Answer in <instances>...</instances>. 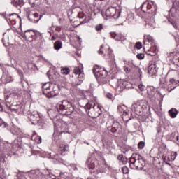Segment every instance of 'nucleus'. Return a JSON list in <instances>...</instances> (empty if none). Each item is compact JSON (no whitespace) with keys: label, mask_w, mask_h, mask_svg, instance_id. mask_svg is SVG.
<instances>
[{"label":"nucleus","mask_w":179,"mask_h":179,"mask_svg":"<svg viewBox=\"0 0 179 179\" xmlns=\"http://www.w3.org/2000/svg\"><path fill=\"white\" fill-rule=\"evenodd\" d=\"M56 108L62 115H71L72 113L75 110L72 103L66 100L59 102L56 106Z\"/></svg>","instance_id":"obj_1"},{"label":"nucleus","mask_w":179,"mask_h":179,"mask_svg":"<svg viewBox=\"0 0 179 179\" xmlns=\"http://www.w3.org/2000/svg\"><path fill=\"white\" fill-rule=\"evenodd\" d=\"M84 108L91 118H99V117L101 115V108L100 106L97 103H94L93 101L87 103L86 105L84 106Z\"/></svg>","instance_id":"obj_2"},{"label":"nucleus","mask_w":179,"mask_h":179,"mask_svg":"<svg viewBox=\"0 0 179 179\" xmlns=\"http://www.w3.org/2000/svg\"><path fill=\"white\" fill-rule=\"evenodd\" d=\"M92 71L96 80H98L99 83H106L107 82L106 78H107L108 73L106 69L100 67L99 65H96L94 66Z\"/></svg>","instance_id":"obj_3"},{"label":"nucleus","mask_w":179,"mask_h":179,"mask_svg":"<svg viewBox=\"0 0 179 179\" xmlns=\"http://www.w3.org/2000/svg\"><path fill=\"white\" fill-rule=\"evenodd\" d=\"M129 166L133 170H143V166H146V162L142 156L136 155L130 158Z\"/></svg>","instance_id":"obj_4"},{"label":"nucleus","mask_w":179,"mask_h":179,"mask_svg":"<svg viewBox=\"0 0 179 179\" xmlns=\"http://www.w3.org/2000/svg\"><path fill=\"white\" fill-rule=\"evenodd\" d=\"M52 86V84L50 82L45 83L42 86L43 93L48 99H52V97H55L58 94V92H55V90H51Z\"/></svg>","instance_id":"obj_5"},{"label":"nucleus","mask_w":179,"mask_h":179,"mask_svg":"<svg viewBox=\"0 0 179 179\" xmlns=\"http://www.w3.org/2000/svg\"><path fill=\"white\" fill-rule=\"evenodd\" d=\"M106 17H113V19H119L121 16V10L117 9L115 7H109L105 13Z\"/></svg>","instance_id":"obj_6"},{"label":"nucleus","mask_w":179,"mask_h":179,"mask_svg":"<svg viewBox=\"0 0 179 179\" xmlns=\"http://www.w3.org/2000/svg\"><path fill=\"white\" fill-rule=\"evenodd\" d=\"M110 36L112 38H114V40H116V41H121L122 44H127V43H128V41H127V38H125V37L122 36V34L110 32Z\"/></svg>","instance_id":"obj_7"},{"label":"nucleus","mask_w":179,"mask_h":179,"mask_svg":"<svg viewBox=\"0 0 179 179\" xmlns=\"http://www.w3.org/2000/svg\"><path fill=\"white\" fill-rule=\"evenodd\" d=\"M105 59L108 61H110V62H114L115 59H114V53L113 52V50L108 48V50L106 51V54L103 55Z\"/></svg>","instance_id":"obj_8"},{"label":"nucleus","mask_w":179,"mask_h":179,"mask_svg":"<svg viewBox=\"0 0 179 179\" xmlns=\"http://www.w3.org/2000/svg\"><path fill=\"white\" fill-rule=\"evenodd\" d=\"M141 8L142 12L144 13H150V12H152V10H150V9H152V4L150 3H143Z\"/></svg>","instance_id":"obj_9"},{"label":"nucleus","mask_w":179,"mask_h":179,"mask_svg":"<svg viewBox=\"0 0 179 179\" xmlns=\"http://www.w3.org/2000/svg\"><path fill=\"white\" fill-rule=\"evenodd\" d=\"M28 18L29 20H30V22H31L32 23H38V22H40V19H41V17L38 18V13H35L34 14L29 13L28 15Z\"/></svg>","instance_id":"obj_10"},{"label":"nucleus","mask_w":179,"mask_h":179,"mask_svg":"<svg viewBox=\"0 0 179 179\" xmlns=\"http://www.w3.org/2000/svg\"><path fill=\"white\" fill-rule=\"evenodd\" d=\"M36 34H38L39 36H41V34L38 32V34H36V32L33 30H26L24 31L23 38H29V37H31L33 38Z\"/></svg>","instance_id":"obj_11"},{"label":"nucleus","mask_w":179,"mask_h":179,"mask_svg":"<svg viewBox=\"0 0 179 179\" xmlns=\"http://www.w3.org/2000/svg\"><path fill=\"white\" fill-rule=\"evenodd\" d=\"M157 68H156V64H151L148 67V72L149 75L153 76V75H156L157 73Z\"/></svg>","instance_id":"obj_12"},{"label":"nucleus","mask_w":179,"mask_h":179,"mask_svg":"<svg viewBox=\"0 0 179 179\" xmlns=\"http://www.w3.org/2000/svg\"><path fill=\"white\" fill-rule=\"evenodd\" d=\"M42 174L40 173V171H32L29 173V177L31 179H40L41 177Z\"/></svg>","instance_id":"obj_13"},{"label":"nucleus","mask_w":179,"mask_h":179,"mask_svg":"<svg viewBox=\"0 0 179 179\" xmlns=\"http://www.w3.org/2000/svg\"><path fill=\"white\" fill-rule=\"evenodd\" d=\"M13 149L14 150H19L20 148H22V143L19 141V140L15 139L12 143H11Z\"/></svg>","instance_id":"obj_14"},{"label":"nucleus","mask_w":179,"mask_h":179,"mask_svg":"<svg viewBox=\"0 0 179 179\" xmlns=\"http://www.w3.org/2000/svg\"><path fill=\"white\" fill-rule=\"evenodd\" d=\"M28 118L29 121H31L32 125H34V122H37V120L40 118V115L38 114H31L28 116Z\"/></svg>","instance_id":"obj_15"},{"label":"nucleus","mask_w":179,"mask_h":179,"mask_svg":"<svg viewBox=\"0 0 179 179\" xmlns=\"http://www.w3.org/2000/svg\"><path fill=\"white\" fill-rule=\"evenodd\" d=\"M134 110L137 115H142L143 109H142V106L140 104H135L134 106Z\"/></svg>","instance_id":"obj_16"},{"label":"nucleus","mask_w":179,"mask_h":179,"mask_svg":"<svg viewBox=\"0 0 179 179\" xmlns=\"http://www.w3.org/2000/svg\"><path fill=\"white\" fill-rule=\"evenodd\" d=\"M86 166H87L88 169L94 170V169L96 167V165L94 164V159L88 158L86 161Z\"/></svg>","instance_id":"obj_17"},{"label":"nucleus","mask_w":179,"mask_h":179,"mask_svg":"<svg viewBox=\"0 0 179 179\" xmlns=\"http://www.w3.org/2000/svg\"><path fill=\"white\" fill-rule=\"evenodd\" d=\"M84 80H85V76L83 73H81V74H78L77 80L74 83V85L76 86H79V85L82 84V82H83Z\"/></svg>","instance_id":"obj_18"},{"label":"nucleus","mask_w":179,"mask_h":179,"mask_svg":"<svg viewBox=\"0 0 179 179\" xmlns=\"http://www.w3.org/2000/svg\"><path fill=\"white\" fill-rule=\"evenodd\" d=\"M11 3L12 5H13V6H15L16 8H17V6H20L21 8V6H23L24 5V1H23V0H13Z\"/></svg>","instance_id":"obj_19"},{"label":"nucleus","mask_w":179,"mask_h":179,"mask_svg":"<svg viewBox=\"0 0 179 179\" xmlns=\"http://www.w3.org/2000/svg\"><path fill=\"white\" fill-rule=\"evenodd\" d=\"M120 87L122 89H131V87H132V84L128 81H122Z\"/></svg>","instance_id":"obj_20"},{"label":"nucleus","mask_w":179,"mask_h":179,"mask_svg":"<svg viewBox=\"0 0 179 179\" xmlns=\"http://www.w3.org/2000/svg\"><path fill=\"white\" fill-rule=\"evenodd\" d=\"M112 134H114V132H117V129H118V127H120V122H114V120H112Z\"/></svg>","instance_id":"obj_21"},{"label":"nucleus","mask_w":179,"mask_h":179,"mask_svg":"<svg viewBox=\"0 0 179 179\" xmlns=\"http://www.w3.org/2000/svg\"><path fill=\"white\" fill-rule=\"evenodd\" d=\"M16 17H19L16 13H12L9 15V18H6V22L9 23V22H15L16 20Z\"/></svg>","instance_id":"obj_22"},{"label":"nucleus","mask_w":179,"mask_h":179,"mask_svg":"<svg viewBox=\"0 0 179 179\" xmlns=\"http://www.w3.org/2000/svg\"><path fill=\"white\" fill-rule=\"evenodd\" d=\"M169 114L171 118H176L178 114V111L176 108H171L169 110Z\"/></svg>","instance_id":"obj_23"},{"label":"nucleus","mask_w":179,"mask_h":179,"mask_svg":"<svg viewBox=\"0 0 179 179\" xmlns=\"http://www.w3.org/2000/svg\"><path fill=\"white\" fill-rule=\"evenodd\" d=\"M54 48L55 50H61L62 48V42L61 41H57L54 43Z\"/></svg>","instance_id":"obj_24"},{"label":"nucleus","mask_w":179,"mask_h":179,"mask_svg":"<svg viewBox=\"0 0 179 179\" xmlns=\"http://www.w3.org/2000/svg\"><path fill=\"white\" fill-rule=\"evenodd\" d=\"M146 41H148V43H150L151 44H153V43H155V40L153 39V37L150 36V35L145 36L144 44H146Z\"/></svg>","instance_id":"obj_25"},{"label":"nucleus","mask_w":179,"mask_h":179,"mask_svg":"<svg viewBox=\"0 0 179 179\" xmlns=\"http://www.w3.org/2000/svg\"><path fill=\"white\" fill-rule=\"evenodd\" d=\"M34 125H38V127H43V125H44V120H43V119H41V117L39 116V118H38L36 122H34Z\"/></svg>","instance_id":"obj_26"},{"label":"nucleus","mask_w":179,"mask_h":179,"mask_svg":"<svg viewBox=\"0 0 179 179\" xmlns=\"http://www.w3.org/2000/svg\"><path fill=\"white\" fill-rule=\"evenodd\" d=\"M113 120L111 122L108 121L107 123H106V128L108 129V131H109L110 132H111V130H112V127L113 126Z\"/></svg>","instance_id":"obj_27"},{"label":"nucleus","mask_w":179,"mask_h":179,"mask_svg":"<svg viewBox=\"0 0 179 179\" xmlns=\"http://www.w3.org/2000/svg\"><path fill=\"white\" fill-rule=\"evenodd\" d=\"M61 72L62 73H63V75H68V73L71 72V70L69 69V68H64L62 69Z\"/></svg>","instance_id":"obj_28"},{"label":"nucleus","mask_w":179,"mask_h":179,"mask_svg":"<svg viewBox=\"0 0 179 179\" xmlns=\"http://www.w3.org/2000/svg\"><path fill=\"white\" fill-rule=\"evenodd\" d=\"M95 30L96 31H101L103 30V24H99L95 26Z\"/></svg>","instance_id":"obj_29"},{"label":"nucleus","mask_w":179,"mask_h":179,"mask_svg":"<svg viewBox=\"0 0 179 179\" xmlns=\"http://www.w3.org/2000/svg\"><path fill=\"white\" fill-rule=\"evenodd\" d=\"M73 72L75 75H80L82 73V70L80 69V68L76 67L74 69Z\"/></svg>","instance_id":"obj_30"},{"label":"nucleus","mask_w":179,"mask_h":179,"mask_svg":"<svg viewBox=\"0 0 179 179\" xmlns=\"http://www.w3.org/2000/svg\"><path fill=\"white\" fill-rule=\"evenodd\" d=\"M34 141L36 142V143H38V144H40L42 142V140H41V136H36L34 138Z\"/></svg>","instance_id":"obj_31"},{"label":"nucleus","mask_w":179,"mask_h":179,"mask_svg":"<svg viewBox=\"0 0 179 179\" xmlns=\"http://www.w3.org/2000/svg\"><path fill=\"white\" fill-rule=\"evenodd\" d=\"M122 171L123 174H128V173H129V168L124 166L123 168H122Z\"/></svg>","instance_id":"obj_32"},{"label":"nucleus","mask_w":179,"mask_h":179,"mask_svg":"<svg viewBox=\"0 0 179 179\" xmlns=\"http://www.w3.org/2000/svg\"><path fill=\"white\" fill-rule=\"evenodd\" d=\"M138 149H143L145 148V141H140L138 145Z\"/></svg>","instance_id":"obj_33"},{"label":"nucleus","mask_w":179,"mask_h":179,"mask_svg":"<svg viewBox=\"0 0 179 179\" xmlns=\"http://www.w3.org/2000/svg\"><path fill=\"white\" fill-rule=\"evenodd\" d=\"M38 0H29V3L32 6H36L37 5V1Z\"/></svg>","instance_id":"obj_34"},{"label":"nucleus","mask_w":179,"mask_h":179,"mask_svg":"<svg viewBox=\"0 0 179 179\" xmlns=\"http://www.w3.org/2000/svg\"><path fill=\"white\" fill-rule=\"evenodd\" d=\"M176 157H177V152H172L171 155V159L173 162V160H176Z\"/></svg>","instance_id":"obj_35"},{"label":"nucleus","mask_w":179,"mask_h":179,"mask_svg":"<svg viewBox=\"0 0 179 179\" xmlns=\"http://www.w3.org/2000/svg\"><path fill=\"white\" fill-rule=\"evenodd\" d=\"M103 48H104V45H101V48L98 50V54H99V55H103V54H104Z\"/></svg>","instance_id":"obj_36"},{"label":"nucleus","mask_w":179,"mask_h":179,"mask_svg":"<svg viewBox=\"0 0 179 179\" xmlns=\"http://www.w3.org/2000/svg\"><path fill=\"white\" fill-rule=\"evenodd\" d=\"M138 59H143V58H145V55L143 53H138L136 55Z\"/></svg>","instance_id":"obj_37"},{"label":"nucleus","mask_w":179,"mask_h":179,"mask_svg":"<svg viewBox=\"0 0 179 179\" xmlns=\"http://www.w3.org/2000/svg\"><path fill=\"white\" fill-rule=\"evenodd\" d=\"M135 47L137 48V50H141V48H142V43L141 42H137L136 43Z\"/></svg>","instance_id":"obj_38"},{"label":"nucleus","mask_w":179,"mask_h":179,"mask_svg":"<svg viewBox=\"0 0 179 179\" xmlns=\"http://www.w3.org/2000/svg\"><path fill=\"white\" fill-rule=\"evenodd\" d=\"M169 82L171 83H172L173 85H174V83H176V85H178V86H179V80L176 81V80H174V78H171Z\"/></svg>","instance_id":"obj_39"},{"label":"nucleus","mask_w":179,"mask_h":179,"mask_svg":"<svg viewBox=\"0 0 179 179\" xmlns=\"http://www.w3.org/2000/svg\"><path fill=\"white\" fill-rule=\"evenodd\" d=\"M138 89L141 91L143 92L145 90V85L140 84L138 85Z\"/></svg>","instance_id":"obj_40"},{"label":"nucleus","mask_w":179,"mask_h":179,"mask_svg":"<svg viewBox=\"0 0 179 179\" xmlns=\"http://www.w3.org/2000/svg\"><path fill=\"white\" fill-rule=\"evenodd\" d=\"M106 97H107V99H109V100H113V94L108 93L106 94Z\"/></svg>","instance_id":"obj_41"},{"label":"nucleus","mask_w":179,"mask_h":179,"mask_svg":"<svg viewBox=\"0 0 179 179\" xmlns=\"http://www.w3.org/2000/svg\"><path fill=\"white\" fill-rule=\"evenodd\" d=\"M124 71L126 72V73H129V72H131V69L128 68V66H124Z\"/></svg>","instance_id":"obj_42"},{"label":"nucleus","mask_w":179,"mask_h":179,"mask_svg":"<svg viewBox=\"0 0 179 179\" xmlns=\"http://www.w3.org/2000/svg\"><path fill=\"white\" fill-rule=\"evenodd\" d=\"M123 157H124L123 155H119L117 156V160H122Z\"/></svg>","instance_id":"obj_43"},{"label":"nucleus","mask_w":179,"mask_h":179,"mask_svg":"<svg viewBox=\"0 0 179 179\" xmlns=\"http://www.w3.org/2000/svg\"><path fill=\"white\" fill-rule=\"evenodd\" d=\"M55 30H56V31H58V33H59V31H61V27L57 26L55 27Z\"/></svg>","instance_id":"obj_44"},{"label":"nucleus","mask_w":179,"mask_h":179,"mask_svg":"<svg viewBox=\"0 0 179 179\" xmlns=\"http://www.w3.org/2000/svg\"><path fill=\"white\" fill-rule=\"evenodd\" d=\"M122 108V106H117V110H118V111H121V109Z\"/></svg>","instance_id":"obj_45"},{"label":"nucleus","mask_w":179,"mask_h":179,"mask_svg":"<svg viewBox=\"0 0 179 179\" xmlns=\"http://www.w3.org/2000/svg\"><path fill=\"white\" fill-rule=\"evenodd\" d=\"M148 52H147L148 55H150L151 57H153V55H155L150 53L149 50H148Z\"/></svg>","instance_id":"obj_46"},{"label":"nucleus","mask_w":179,"mask_h":179,"mask_svg":"<svg viewBox=\"0 0 179 179\" xmlns=\"http://www.w3.org/2000/svg\"><path fill=\"white\" fill-rule=\"evenodd\" d=\"M55 40H57V37H55V36H53L52 37V41H55Z\"/></svg>","instance_id":"obj_47"},{"label":"nucleus","mask_w":179,"mask_h":179,"mask_svg":"<svg viewBox=\"0 0 179 179\" xmlns=\"http://www.w3.org/2000/svg\"><path fill=\"white\" fill-rule=\"evenodd\" d=\"M3 124V120L2 119H0V127Z\"/></svg>","instance_id":"obj_48"},{"label":"nucleus","mask_w":179,"mask_h":179,"mask_svg":"<svg viewBox=\"0 0 179 179\" xmlns=\"http://www.w3.org/2000/svg\"><path fill=\"white\" fill-rule=\"evenodd\" d=\"M18 73H19L20 76H22V75H23V74L22 73V71H18Z\"/></svg>","instance_id":"obj_49"},{"label":"nucleus","mask_w":179,"mask_h":179,"mask_svg":"<svg viewBox=\"0 0 179 179\" xmlns=\"http://www.w3.org/2000/svg\"><path fill=\"white\" fill-rule=\"evenodd\" d=\"M84 143H85L86 145H90V143H89V142H87L86 141H84Z\"/></svg>","instance_id":"obj_50"},{"label":"nucleus","mask_w":179,"mask_h":179,"mask_svg":"<svg viewBox=\"0 0 179 179\" xmlns=\"http://www.w3.org/2000/svg\"><path fill=\"white\" fill-rule=\"evenodd\" d=\"M164 162L167 164V159H166V157L164 158Z\"/></svg>","instance_id":"obj_51"},{"label":"nucleus","mask_w":179,"mask_h":179,"mask_svg":"<svg viewBox=\"0 0 179 179\" xmlns=\"http://www.w3.org/2000/svg\"><path fill=\"white\" fill-rule=\"evenodd\" d=\"M124 115H128V112H124Z\"/></svg>","instance_id":"obj_52"},{"label":"nucleus","mask_w":179,"mask_h":179,"mask_svg":"<svg viewBox=\"0 0 179 179\" xmlns=\"http://www.w3.org/2000/svg\"><path fill=\"white\" fill-rule=\"evenodd\" d=\"M48 113H50V114L52 113V110H49V112Z\"/></svg>","instance_id":"obj_53"},{"label":"nucleus","mask_w":179,"mask_h":179,"mask_svg":"<svg viewBox=\"0 0 179 179\" xmlns=\"http://www.w3.org/2000/svg\"><path fill=\"white\" fill-rule=\"evenodd\" d=\"M8 96H6V101H7V100H8Z\"/></svg>","instance_id":"obj_54"},{"label":"nucleus","mask_w":179,"mask_h":179,"mask_svg":"<svg viewBox=\"0 0 179 179\" xmlns=\"http://www.w3.org/2000/svg\"><path fill=\"white\" fill-rule=\"evenodd\" d=\"M10 81H12V80H7L8 83H9V82H10Z\"/></svg>","instance_id":"obj_55"},{"label":"nucleus","mask_w":179,"mask_h":179,"mask_svg":"<svg viewBox=\"0 0 179 179\" xmlns=\"http://www.w3.org/2000/svg\"><path fill=\"white\" fill-rule=\"evenodd\" d=\"M74 170H78V168L76 167V168L74 169Z\"/></svg>","instance_id":"obj_56"},{"label":"nucleus","mask_w":179,"mask_h":179,"mask_svg":"<svg viewBox=\"0 0 179 179\" xmlns=\"http://www.w3.org/2000/svg\"><path fill=\"white\" fill-rule=\"evenodd\" d=\"M130 120H131V118H129V120H127V122H128V121H130Z\"/></svg>","instance_id":"obj_57"},{"label":"nucleus","mask_w":179,"mask_h":179,"mask_svg":"<svg viewBox=\"0 0 179 179\" xmlns=\"http://www.w3.org/2000/svg\"><path fill=\"white\" fill-rule=\"evenodd\" d=\"M0 110H2V107L0 106Z\"/></svg>","instance_id":"obj_58"},{"label":"nucleus","mask_w":179,"mask_h":179,"mask_svg":"<svg viewBox=\"0 0 179 179\" xmlns=\"http://www.w3.org/2000/svg\"><path fill=\"white\" fill-rule=\"evenodd\" d=\"M115 66H117V64H115Z\"/></svg>","instance_id":"obj_59"},{"label":"nucleus","mask_w":179,"mask_h":179,"mask_svg":"<svg viewBox=\"0 0 179 179\" xmlns=\"http://www.w3.org/2000/svg\"><path fill=\"white\" fill-rule=\"evenodd\" d=\"M13 110H16V109H13Z\"/></svg>","instance_id":"obj_60"},{"label":"nucleus","mask_w":179,"mask_h":179,"mask_svg":"<svg viewBox=\"0 0 179 179\" xmlns=\"http://www.w3.org/2000/svg\"><path fill=\"white\" fill-rule=\"evenodd\" d=\"M0 142H1V140H0Z\"/></svg>","instance_id":"obj_61"}]
</instances>
